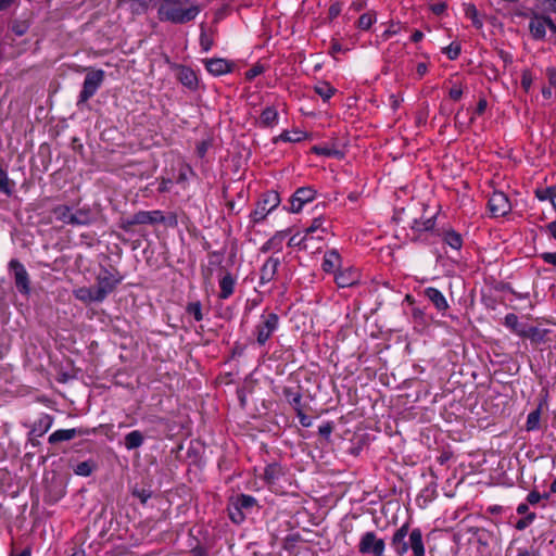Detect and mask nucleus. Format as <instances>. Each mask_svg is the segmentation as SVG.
Segmentation results:
<instances>
[{
	"instance_id": "48",
	"label": "nucleus",
	"mask_w": 556,
	"mask_h": 556,
	"mask_svg": "<svg viewBox=\"0 0 556 556\" xmlns=\"http://www.w3.org/2000/svg\"><path fill=\"white\" fill-rule=\"evenodd\" d=\"M132 496L137 497L142 505H146L152 497V491L150 489L134 488L131 491Z\"/></svg>"
},
{
	"instance_id": "14",
	"label": "nucleus",
	"mask_w": 556,
	"mask_h": 556,
	"mask_svg": "<svg viewBox=\"0 0 556 556\" xmlns=\"http://www.w3.org/2000/svg\"><path fill=\"white\" fill-rule=\"evenodd\" d=\"M362 279V274L358 268L354 266H349L341 268L333 276L334 283L338 288H351L359 285Z\"/></svg>"
},
{
	"instance_id": "15",
	"label": "nucleus",
	"mask_w": 556,
	"mask_h": 556,
	"mask_svg": "<svg viewBox=\"0 0 556 556\" xmlns=\"http://www.w3.org/2000/svg\"><path fill=\"white\" fill-rule=\"evenodd\" d=\"M170 67L177 71V79L185 88L193 92L199 89V78L194 70L177 63H172Z\"/></svg>"
},
{
	"instance_id": "12",
	"label": "nucleus",
	"mask_w": 556,
	"mask_h": 556,
	"mask_svg": "<svg viewBox=\"0 0 556 556\" xmlns=\"http://www.w3.org/2000/svg\"><path fill=\"white\" fill-rule=\"evenodd\" d=\"M317 197V190L312 186L298 188L290 197L289 206H283L289 213H300L306 203L313 202Z\"/></svg>"
},
{
	"instance_id": "51",
	"label": "nucleus",
	"mask_w": 556,
	"mask_h": 556,
	"mask_svg": "<svg viewBox=\"0 0 556 556\" xmlns=\"http://www.w3.org/2000/svg\"><path fill=\"white\" fill-rule=\"evenodd\" d=\"M549 498V493H539L536 490H532L528 495H527V502L529 503V505H536L541 500H548Z\"/></svg>"
},
{
	"instance_id": "25",
	"label": "nucleus",
	"mask_w": 556,
	"mask_h": 556,
	"mask_svg": "<svg viewBox=\"0 0 556 556\" xmlns=\"http://www.w3.org/2000/svg\"><path fill=\"white\" fill-rule=\"evenodd\" d=\"M529 31L534 40H544L546 37V15L532 13L529 22Z\"/></svg>"
},
{
	"instance_id": "5",
	"label": "nucleus",
	"mask_w": 556,
	"mask_h": 556,
	"mask_svg": "<svg viewBox=\"0 0 556 556\" xmlns=\"http://www.w3.org/2000/svg\"><path fill=\"white\" fill-rule=\"evenodd\" d=\"M51 213L55 220L71 226H87L91 223V215L88 208H75L67 204H58L52 207Z\"/></svg>"
},
{
	"instance_id": "34",
	"label": "nucleus",
	"mask_w": 556,
	"mask_h": 556,
	"mask_svg": "<svg viewBox=\"0 0 556 556\" xmlns=\"http://www.w3.org/2000/svg\"><path fill=\"white\" fill-rule=\"evenodd\" d=\"M548 333H549V330L546 328L529 326V327H526L525 334H522L521 338H528L532 342H535V343H543L546 341Z\"/></svg>"
},
{
	"instance_id": "47",
	"label": "nucleus",
	"mask_w": 556,
	"mask_h": 556,
	"mask_svg": "<svg viewBox=\"0 0 556 556\" xmlns=\"http://www.w3.org/2000/svg\"><path fill=\"white\" fill-rule=\"evenodd\" d=\"M311 152L315 155L327 156V157L337 156L339 154V152L337 150L326 147V146H314V147H312Z\"/></svg>"
},
{
	"instance_id": "24",
	"label": "nucleus",
	"mask_w": 556,
	"mask_h": 556,
	"mask_svg": "<svg viewBox=\"0 0 556 556\" xmlns=\"http://www.w3.org/2000/svg\"><path fill=\"white\" fill-rule=\"evenodd\" d=\"M206 71L215 76H223L232 72L233 63L222 58H212L205 61Z\"/></svg>"
},
{
	"instance_id": "59",
	"label": "nucleus",
	"mask_w": 556,
	"mask_h": 556,
	"mask_svg": "<svg viewBox=\"0 0 556 556\" xmlns=\"http://www.w3.org/2000/svg\"><path fill=\"white\" fill-rule=\"evenodd\" d=\"M247 348H248L247 344H242L240 342H236L233 344V348H232V351H231L232 357H241V356H243L244 353H245Z\"/></svg>"
},
{
	"instance_id": "16",
	"label": "nucleus",
	"mask_w": 556,
	"mask_h": 556,
	"mask_svg": "<svg viewBox=\"0 0 556 556\" xmlns=\"http://www.w3.org/2000/svg\"><path fill=\"white\" fill-rule=\"evenodd\" d=\"M281 260L278 256H269L260 268L258 286L264 287L271 282L278 273Z\"/></svg>"
},
{
	"instance_id": "39",
	"label": "nucleus",
	"mask_w": 556,
	"mask_h": 556,
	"mask_svg": "<svg viewBox=\"0 0 556 556\" xmlns=\"http://www.w3.org/2000/svg\"><path fill=\"white\" fill-rule=\"evenodd\" d=\"M534 193L538 200L549 201L553 207L556 210V185L545 188H536Z\"/></svg>"
},
{
	"instance_id": "9",
	"label": "nucleus",
	"mask_w": 556,
	"mask_h": 556,
	"mask_svg": "<svg viewBox=\"0 0 556 556\" xmlns=\"http://www.w3.org/2000/svg\"><path fill=\"white\" fill-rule=\"evenodd\" d=\"M357 548L365 556H384L386 542L375 531H366L361 535Z\"/></svg>"
},
{
	"instance_id": "53",
	"label": "nucleus",
	"mask_w": 556,
	"mask_h": 556,
	"mask_svg": "<svg viewBox=\"0 0 556 556\" xmlns=\"http://www.w3.org/2000/svg\"><path fill=\"white\" fill-rule=\"evenodd\" d=\"M463 93H464V89H463L462 84L453 83L451 88L448 89V97L453 101L460 100L463 97Z\"/></svg>"
},
{
	"instance_id": "29",
	"label": "nucleus",
	"mask_w": 556,
	"mask_h": 556,
	"mask_svg": "<svg viewBox=\"0 0 556 556\" xmlns=\"http://www.w3.org/2000/svg\"><path fill=\"white\" fill-rule=\"evenodd\" d=\"M73 295L76 300L85 303H101L102 299H98L97 291L92 287H80L73 290Z\"/></svg>"
},
{
	"instance_id": "38",
	"label": "nucleus",
	"mask_w": 556,
	"mask_h": 556,
	"mask_svg": "<svg viewBox=\"0 0 556 556\" xmlns=\"http://www.w3.org/2000/svg\"><path fill=\"white\" fill-rule=\"evenodd\" d=\"M143 442L144 437L139 430H132L124 438V445L128 451L140 447Z\"/></svg>"
},
{
	"instance_id": "55",
	"label": "nucleus",
	"mask_w": 556,
	"mask_h": 556,
	"mask_svg": "<svg viewBox=\"0 0 556 556\" xmlns=\"http://www.w3.org/2000/svg\"><path fill=\"white\" fill-rule=\"evenodd\" d=\"M467 16L471 20L472 25L477 28L482 27V22L478 17V11L476 7L472 4L470 8H468L466 12Z\"/></svg>"
},
{
	"instance_id": "52",
	"label": "nucleus",
	"mask_w": 556,
	"mask_h": 556,
	"mask_svg": "<svg viewBox=\"0 0 556 556\" xmlns=\"http://www.w3.org/2000/svg\"><path fill=\"white\" fill-rule=\"evenodd\" d=\"M536 518L535 513H529L516 522V529L521 531L528 528Z\"/></svg>"
},
{
	"instance_id": "62",
	"label": "nucleus",
	"mask_w": 556,
	"mask_h": 556,
	"mask_svg": "<svg viewBox=\"0 0 556 556\" xmlns=\"http://www.w3.org/2000/svg\"><path fill=\"white\" fill-rule=\"evenodd\" d=\"M453 457V452L450 451V450H444L441 452V454L437 457V462L443 466L445 465L447 462H450Z\"/></svg>"
},
{
	"instance_id": "4",
	"label": "nucleus",
	"mask_w": 556,
	"mask_h": 556,
	"mask_svg": "<svg viewBox=\"0 0 556 556\" xmlns=\"http://www.w3.org/2000/svg\"><path fill=\"white\" fill-rule=\"evenodd\" d=\"M281 203V198L278 191L267 190L258 197L255 202V207L249 214V220L252 226L263 224L267 216L273 213Z\"/></svg>"
},
{
	"instance_id": "31",
	"label": "nucleus",
	"mask_w": 556,
	"mask_h": 556,
	"mask_svg": "<svg viewBox=\"0 0 556 556\" xmlns=\"http://www.w3.org/2000/svg\"><path fill=\"white\" fill-rule=\"evenodd\" d=\"M308 136V132L300 129L283 130L280 135L273 138V143L276 144L279 141L296 143L306 139Z\"/></svg>"
},
{
	"instance_id": "6",
	"label": "nucleus",
	"mask_w": 556,
	"mask_h": 556,
	"mask_svg": "<svg viewBox=\"0 0 556 556\" xmlns=\"http://www.w3.org/2000/svg\"><path fill=\"white\" fill-rule=\"evenodd\" d=\"M124 276L116 268L101 266L96 277L97 298L104 301L122 283Z\"/></svg>"
},
{
	"instance_id": "46",
	"label": "nucleus",
	"mask_w": 556,
	"mask_h": 556,
	"mask_svg": "<svg viewBox=\"0 0 556 556\" xmlns=\"http://www.w3.org/2000/svg\"><path fill=\"white\" fill-rule=\"evenodd\" d=\"M442 53L451 61H455L462 53V46L458 41H452L448 46L442 49Z\"/></svg>"
},
{
	"instance_id": "45",
	"label": "nucleus",
	"mask_w": 556,
	"mask_h": 556,
	"mask_svg": "<svg viewBox=\"0 0 556 556\" xmlns=\"http://www.w3.org/2000/svg\"><path fill=\"white\" fill-rule=\"evenodd\" d=\"M302 541V536L299 532L289 533L282 540V548L292 552Z\"/></svg>"
},
{
	"instance_id": "20",
	"label": "nucleus",
	"mask_w": 556,
	"mask_h": 556,
	"mask_svg": "<svg viewBox=\"0 0 556 556\" xmlns=\"http://www.w3.org/2000/svg\"><path fill=\"white\" fill-rule=\"evenodd\" d=\"M282 396L294 409L296 417H307L302 402L303 396L299 388L285 387L282 389Z\"/></svg>"
},
{
	"instance_id": "57",
	"label": "nucleus",
	"mask_w": 556,
	"mask_h": 556,
	"mask_svg": "<svg viewBox=\"0 0 556 556\" xmlns=\"http://www.w3.org/2000/svg\"><path fill=\"white\" fill-rule=\"evenodd\" d=\"M302 231H303V235L307 239V244H312L313 247H315L314 245L315 241L316 242H323V241H325L326 237L328 236V235H318V236H316V233L308 235L307 233V229H305V228Z\"/></svg>"
},
{
	"instance_id": "23",
	"label": "nucleus",
	"mask_w": 556,
	"mask_h": 556,
	"mask_svg": "<svg viewBox=\"0 0 556 556\" xmlns=\"http://www.w3.org/2000/svg\"><path fill=\"white\" fill-rule=\"evenodd\" d=\"M342 268V256L337 249L327 250L323 257L321 269L333 276Z\"/></svg>"
},
{
	"instance_id": "44",
	"label": "nucleus",
	"mask_w": 556,
	"mask_h": 556,
	"mask_svg": "<svg viewBox=\"0 0 556 556\" xmlns=\"http://www.w3.org/2000/svg\"><path fill=\"white\" fill-rule=\"evenodd\" d=\"M186 313L192 316L195 321H202L204 316L201 301L189 302L186 306Z\"/></svg>"
},
{
	"instance_id": "28",
	"label": "nucleus",
	"mask_w": 556,
	"mask_h": 556,
	"mask_svg": "<svg viewBox=\"0 0 556 556\" xmlns=\"http://www.w3.org/2000/svg\"><path fill=\"white\" fill-rule=\"evenodd\" d=\"M426 298L434 305V307L440 311H446L448 308V303L444 296V294L434 287H428L425 289Z\"/></svg>"
},
{
	"instance_id": "63",
	"label": "nucleus",
	"mask_w": 556,
	"mask_h": 556,
	"mask_svg": "<svg viewBox=\"0 0 556 556\" xmlns=\"http://www.w3.org/2000/svg\"><path fill=\"white\" fill-rule=\"evenodd\" d=\"M517 556H539V552L533 547H519Z\"/></svg>"
},
{
	"instance_id": "42",
	"label": "nucleus",
	"mask_w": 556,
	"mask_h": 556,
	"mask_svg": "<svg viewBox=\"0 0 556 556\" xmlns=\"http://www.w3.org/2000/svg\"><path fill=\"white\" fill-rule=\"evenodd\" d=\"M76 434L75 429H59L52 432L49 437V443H58L72 440Z\"/></svg>"
},
{
	"instance_id": "37",
	"label": "nucleus",
	"mask_w": 556,
	"mask_h": 556,
	"mask_svg": "<svg viewBox=\"0 0 556 556\" xmlns=\"http://www.w3.org/2000/svg\"><path fill=\"white\" fill-rule=\"evenodd\" d=\"M504 326L519 337L525 334L526 326L519 323V318L514 313H508L504 317Z\"/></svg>"
},
{
	"instance_id": "32",
	"label": "nucleus",
	"mask_w": 556,
	"mask_h": 556,
	"mask_svg": "<svg viewBox=\"0 0 556 556\" xmlns=\"http://www.w3.org/2000/svg\"><path fill=\"white\" fill-rule=\"evenodd\" d=\"M134 15L146 14L151 7H157V0H125Z\"/></svg>"
},
{
	"instance_id": "49",
	"label": "nucleus",
	"mask_w": 556,
	"mask_h": 556,
	"mask_svg": "<svg viewBox=\"0 0 556 556\" xmlns=\"http://www.w3.org/2000/svg\"><path fill=\"white\" fill-rule=\"evenodd\" d=\"M178 223L179 222H178L177 213L168 212L167 214H165L162 211V220H160V224L166 225L167 227H170V228H176V227H178Z\"/></svg>"
},
{
	"instance_id": "26",
	"label": "nucleus",
	"mask_w": 556,
	"mask_h": 556,
	"mask_svg": "<svg viewBox=\"0 0 556 556\" xmlns=\"http://www.w3.org/2000/svg\"><path fill=\"white\" fill-rule=\"evenodd\" d=\"M261 128H274L279 123L278 109L275 105H267L260 114L257 121Z\"/></svg>"
},
{
	"instance_id": "61",
	"label": "nucleus",
	"mask_w": 556,
	"mask_h": 556,
	"mask_svg": "<svg viewBox=\"0 0 556 556\" xmlns=\"http://www.w3.org/2000/svg\"><path fill=\"white\" fill-rule=\"evenodd\" d=\"M173 185V180L170 178H161L157 187L159 193H165L169 191L170 186Z\"/></svg>"
},
{
	"instance_id": "10",
	"label": "nucleus",
	"mask_w": 556,
	"mask_h": 556,
	"mask_svg": "<svg viewBox=\"0 0 556 556\" xmlns=\"http://www.w3.org/2000/svg\"><path fill=\"white\" fill-rule=\"evenodd\" d=\"M8 267L17 291L22 295L28 296L31 292L30 277L24 264L17 258H12Z\"/></svg>"
},
{
	"instance_id": "41",
	"label": "nucleus",
	"mask_w": 556,
	"mask_h": 556,
	"mask_svg": "<svg viewBox=\"0 0 556 556\" xmlns=\"http://www.w3.org/2000/svg\"><path fill=\"white\" fill-rule=\"evenodd\" d=\"M376 22H377L376 11H368V12L363 13L359 16V18L356 23V27L359 30L366 31V30H369Z\"/></svg>"
},
{
	"instance_id": "7",
	"label": "nucleus",
	"mask_w": 556,
	"mask_h": 556,
	"mask_svg": "<svg viewBox=\"0 0 556 556\" xmlns=\"http://www.w3.org/2000/svg\"><path fill=\"white\" fill-rule=\"evenodd\" d=\"M256 504V498L249 494L231 496L227 506L230 520L236 525H241L245 520L247 514L251 513Z\"/></svg>"
},
{
	"instance_id": "27",
	"label": "nucleus",
	"mask_w": 556,
	"mask_h": 556,
	"mask_svg": "<svg viewBox=\"0 0 556 556\" xmlns=\"http://www.w3.org/2000/svg\"><path fill=\"white\" fill-rule=\"evenodd\" d=\"M444 244L448 245L451 249L459 252L464 244L463 236L457 232L454 228L442 229L439 233Z\"/></svg>"
},
{
	"instance_id": "11",
	"label": "nucleus",
	"mask_w": 556,
	"mask_h": 556,
	"mask_svg": "<svg viewBox=\"0 0 556 556\" xmlns=\"http://www.w3.org/2000/svg\"><path fill=\"white\" fill-rule=\"evenodd\" d=\"M105 77V73L103 70H92L87 73L84 83L83 88L78 96L77 105L87 102L89 99H91L101 85L103 84Z\"/></svg>"
},
{
	"instance_id": "58",
	"label": "nucleus",
	"mask_w": 556,
	"mask_h": 556,
	"mask_svg": "<svg viewBox=\"0 0 556 556\" xmlns=\"http://www.w3.org/2000/svg\"><path fill=\"white\" fill-rule=\"evenodd\" d=\"M429 9L434 15H442L446 11L447 4L442 1L438 3H431Z\"/></svg>"
},
{
	"instance_id": "8",
	"label": "nucleus",
	"mask_w": 556,
	"mask_h": 556,
	"mask_svg": "<svg viewBox=\"0 0 556 556\" xmlns=\"http://www.w3.org/2000/svg\"><path fill=\"white\" fill-rule=\"evenodd\" d=\"M160 220H162V211L153 210V211H138L129 217L122 218L119 220L118 227L129 232L131 227L136 225H159Z\"/></svg>"
},
{
	"instance_id": "33",
	"label": "nucleus",
	"mask_w": 556,
	"mask_h": 556,
	"mask_svg": "<svg viewBox=\"0 0 556 556\" xmlns=\"http://www.w3.org/2000/svg\"><path fill=\"white\" fill-rule=\"evenodd\" d=\"M282 475L283 470L281 465L278 463H271L266 465L264 468L263 478L268 485H274Z\"/></svg>"
},
{
	"instance_id": "18",
	"label": "nucleus",
	"mask_w": 556,
	"mask_h": 556,
	"mask_svg": "<svg viewBox=\"0 0 556 556\" xmlns=\"http://www.w3.org/2000/svg\"><path fill=\"white\" fill-rule=\"evenodd\" d=\"M432 479L431 481L420 490L416 502L420 508H426L432 503L438 496V476L430 470Z\"/></svg>"
},
{
	"instance_id": "40",
	"label": "nucleus",
	"mask_w": 556,
	"mask_h": 556,
	"mask_svg": "<svg viewBox=\"0 0 556 556\" xmlns=\"http://www.w3.org/2000/svg\"><path fill=\"white\" fill-rule=\"evenodd\" d=\"M15 188V182L8 176L7 170L0 166V192L7 197H12Z\"/></svg>"
},
{
	"instance_id": "17",
	"label": "nucleus",
	"mask_w": 556,
	"mask_h": 556,
	"mask_svg": "<svg viewBox=\"0 0 556 556\" xmlns=\"http://www.w3.org/2000/svg\"><path fill=\"white\" fill-rule=\"evenodd\" d=\"M291 235V228H286L282 230L276 231L267 241H265L260 251L262 253H280L283 249V243L286 239Z\"/></svg>"
},
{
	"instance_id": "43",
	"label": "nucleus",
	"mask_w": 556,
	"mask_h": 556,
	"mask_svg": "<svg viewBox=\"0 0 556 556\" xmlns=\"http://www.w3.org/2000/svg\"><path fill=\"white\" fill-rule=\"evenodd\" d=\"M97 464L92 459L81 462L74 468V473L80 477H89L96 470Z\"/></svg>"
},
{
	"instance_id": "22",
	"label": "nucleus",
	"mask_w": 556,
	"mask_h": 556,
	"mask_svg": "<svg viewBox=\"0 0 556 556\" xmlns=\"http://www.w3.org/2000/svg\"><path fill=\"white\" fill-rule=\"evenodd\" d=\"M225 250L212 251L207 255V264L201 268V273L204 279L210 280L215 270L222 267L225 260Z\"/></svg>"
},
{
	"instance_id": "1",
	"label": "nucleus",
	"mask_w": 556,
	"mask_h": 556,
	"mask_svg": "<svg viewBox=\"0 0 556 556\" xmlns=\"http://www.w3.org/2000/svg\"><path fill=\"white\" fill-rule=\"evenodd\" d=\"M390 545L396 556H404L412 552L410 556H426L424 534L420 528L409 530V523L405 522L397 528L392 536Z\"/></svg>"
},
{
	"instance_id": "3",
	"label": "nucleus",
	"mask_w": 556,
	"mask_h": 556,
	"mask_svg": "<svg viewBox=\"0 0 556 556\" xmlns=\"http://www.w3.org/2000/svg\"><path fill=\"white\" fill-rule=\"evenodd\" d=\"M280 324L281 318L276 312L269 308L263 309L251 330L250 344L264 348L278 332Z\"/></svg>"
},
{
	"instance_id": "2",
	"label": "nucleus",
	"mask_w": 556,
	"mask_h": 556,
	"mask_svg": "<svg viewBox=\"0 0 556 556\" xmlns=\"http://www.w3.org/2000/svg\"><path fill=\"white\" fill-rule=\"evenodd\" d=\"M201 12L200 5L189 0H157V18L181 25L193 21Z\"/></svg>"
},
{
	"instance_id": "13",
	"label": "nucleus",
	"mask_w": 556,
	"mask_h": 556,
	"mask_svg": "<svg viewBox=\"0 0 556 556\" xmlns=\"http://www.w3.org/2000/svg\"><path fill=\"white\" fill-rule=\"evenodd\" d=\"M488 208L492 217H504L510 213L511 203L506 193L495 190L489 198Z\"/></svg>"
},
{
	"instance_id": "30",
	"label": "nucleus",
	"mask_w": 556,
	"mask_h": 556,
	"mask_svg": "<svg viewBox=\"0 0 556 556\" xmlns=\"http://www.w3.org/2000/svg\"><path fill=\"white\" fill-rule=\"evenodd\" d=\"M288 238H289V240H288L287 244L289 248H296L300 251H306V252L307 251L313 252L314 250H319V247H313L312 244H307V239L303 235V231H296L294 233L291 231V235Z\"/></svg>"
},
{
	"instance_id": "60",
	"label": "nucleus",
	"mask_w": 556,
	"mask_h": 556,
	"mask_svg": "<svg viewBox=\"0 0 556 556\" xmlns=\"http://www.w3.org/2000/svg\"><path fill=\"white\" fill-rule=\"evenodd\" d=\"M540 257L544 263L556 267V252H543L540 254Z\"/></svg>"
},
{
	"instance_id": "56",
	"label": "nucleus",
	"mask_w": 556,
	"mask_h": 556,
	"mask_svg": "<svg viewBox=\"0 0 556 556\" xmlns=\"http://www.w3.org/2000/svg\"><path fill=\"white\" fill-rule=\"evenodd\" d=\"M341 11H342V4L339 1L331 3L328 9L329 20L333 21L334 18H337L341 14Z\"/></svg>"
},
{
	"instance_id": "54",
	"label": "nucleus",
	"mask_w": 556,
	"mask_h": 556,
	"mask_svg": "<svg viewBox=\"0 0 556 556\" xmlns=\"http://www.w3.org/2000/svg\"><path fill=\"white\" fill-rule=\"evenodd\" d=\"M199 41L203 52H208L213 47V39L204 30L201 31Z\"/></svg>"
},
{
	"instance_id": "64",
	"label": "nucleus",
	"mask_w": 556,
	"mask_h": 556,
	"mask_svg": "<svg viewBox=\"0 0 556 556\" xmlns=\"http://www.w3.org/2000/svg\"><path fill=\"white\" fill-rule=\"evenodd\" d=\"M548 84L551 87H556V67H548L546 70Z\"/></svg>"
},
{
	"instance_id": "50",
	"label": "nucleus",
	"mask_w": 556,
	"mask_h": 556,
	"mask_svg": "<svg viewBox=\"0 0 556 556\" xmlns=\"http://www.w3.org/2000/svg\"><path fill=\"white\" fill-rule=\"evenodd\" d=\"M265 72V66L261 63L254 64L244 73V77L248 81H252L255 77Z\"/></svg>"
},
{
	"instance_id": "35",
	"label": "nucleus",
	"mask_w": 556,
	"mask_h": 556,
	"mask_svg": "<svg viewBox=\"0 0 556 556\" xmlns=\"http://www.w3.org/2000/svg\"><path fill=\"white\" fill-rule=\"evenodd\" d=\"M305 229H307L308 235H329V223L323 215H320L313 218L311 225L307 226Z\"/></svg>"
},
{
	"instance_id": "19",
	"label": "nucleus",
	"mask_w": 556,
	"mask_h": 556,
	"mask_svg": "<svg viewBox=\"0 0 556 556\" xmlns=\"http://www.w3.org/2000/svg\"><path fill=\"white\" fill-rule=\"evenodd\" d=\"M237 277L230 271L226 270L218 279V294L217 298L222 301L231 298L236 291Z\"/></svg>"
},
{
	"instance_id": "36",
	"label": "nucleus",
	"mask_w": 556,
	"mask_h": 556,
	"mask_svg": "<svg viewBox=\"0 0 556 556\" xmlns=\"http://www.w3.org/2000/svg\"><path fill=\"white\" fill-rule=\"evenodd\" d=\"M314 91L324 102H328L336 94L337 89L330 83L320 80L314 86Z\"/></svg>"
},
{
	"instance_id": "21",
	"label": "nucleus",
	"mask_w": 556,
	"mask_h": 556,
	"mask_svg": "<svg viewBox=\"0 0 556 556\" xmlns=\"http://www.w3.org/2000/svg\"><path fill=\"white\" fill-rule=\"evenodd\" d=\"M437 224V216L415 218L410 226L412 241H418L424 232L432 231Z\"/></svg>"
}]
</instances>
